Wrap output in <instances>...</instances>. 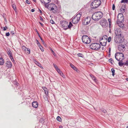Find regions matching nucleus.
Returning a JSON list of instances; mask_svg holds the SVG:
<instances>
[{
  "mask_svg": "<svg viewBox=\"0 0 128 128\" xmlns=\"http://www.w3.org/2000/svg\"><path fill=\"white\" fill-rule=\"evenodd\" d=\"M51 0H40L42 4H44L45 5V6L50 11H52L54 13L56 12L58 8L54 4H50L48 5V4L51 1Z\"/></svg>",
  "mask_w": 128,
  "mask_h": 128,
  "instance_id": "obj_1",
  "label": "nucleus"
},
{
  "mask_svg": "<svg viewBox=\"0 0 128 128\" xmlns=\"http://www.w3.org/2000/svg\"><path fill=\"white\" fill-rule=\"evenodd\" d=\"M103 14L100 12H98L94 14L92 16V19L95 21H98L102 16Z\"/></svg>",
  "mask_w": 128,
  "mask_h": 128,
  "instance_id": "obj_2",
  "label": "nucleus"
},
{
  "mask_svg": "<svg viewBox=\"0 0 128 128\" xmlns=\"http://www.w3.org/2000/svg\"><path fill=\"white\" fill-rule=\"evenodd\" d=\"M82 13L80 12H78L76 15L74 17L72 20L73 23L75 24L78 23L79 21L80 18L81 17Z\"/></svg>",
  "mask_w": 128,
  "mask_h": 128,
  "instance_id": "obj_3",
  "label": "nucleus"
},
{
  "mask_svg": "<svg viewBox=\"0 0 128 128\" xmlns=\"http://www.w3.org/2000/svg\"><path fill=\"white\" fill-rule=\"evenodd\" d=\"M115 57L118 61H122L124 59V55L122 53H116L115 54Z\"/></svg>",
  "mask_w": 128,
  "mask_h": 128,
  "instance_id": "obj_4",
  "label": "nucleus"
},
{
  "mask_svg": "<svg viewBox=\"0 0 128 128\" xmlns=\"http://www.w3.org/2000/svg\"><path fill=\"white\" fill-rule=\"evenodd\" d=\"M90 48L95 50H99L100 48V45L99 44L97 43L92 44L90 46Z\"/></svg>",
  "mask_w": 128,
  "mask_h": 128,
  "instance_id": "obj_5",
  "label": "nucleus"
},
{
  "mask_svg": "<svg viewBox=\"0 0 128 128\" xmlns=\"http://www.w3.org/2000/svg\"><path fill=\"white\" fill-rule=\"evenodd\" d=\"M82 40L83 43L86 44H88L91 41L90 38L86 35H83L82 36Z\"/></svg>",
  "mask_w": 128,
  "mask_h": 128,
  "instance_id": "obj_6",
  "label": "nucleus"
},
{
  "mask_svg": "<svg viewBox=\"0 0 128 128\" xmlns=\"http://www.w3.org/2000/svg\"><path fill=\"white\" fill-rule=\"evenodd\" d=\"M118 19L116 20V23L122 22L124 21L123 15L122 13H119L117 16Z\"/></svg>",
  "mask_w": 128,
  "mask_h": 128,
  "instance_id": "obj_7",
  "label": "nucleus"
},
{
  "mask_svg": "<svg viewBox=\"0 0 128 128\" xmlns=\"http://www.w3.org/2000/svg\"><path fill=\"white\" fill-rule=\"evenodd\" d=\"M60 23L62 27L64 30H67V27L68 26V22L65 20L61 21Z\"/></svg>",
  "mask_w": 128,
  "mask_h": 128,
  "instance_id": "obj_8",
  "label": "nucleus"
},
{
  "mask_svg": "<svg viewBox=\"0 0 128 128\" xmlns=\"http://www.w3.org/2000/svg\"><path fill=\"white\" fill-rule=\"evenodd\" d=\"M22 50L25 52L26 54H30V50L29 48H26L24 46H23L22 47Z\"/></svg>",
  "mask_w": 128,
  "mask_h": 128,
  "instance_id": "obj_9",
  "label": "nucleus"
},
{
  "mask_svg": "<svg viewBox=\"0 0 128 128\" xmlns=\"http://www.w3.org/2000/svg\"><path fill=\"white\" fill-rule=\"evenodd\" d=\"M115 33L116 36H122L121 30L120 28H117L116 29Z\"/></svg>",
  "mask_w": 128,
  "mask_h": 128,
  "instance_id": "obj_10",
  "label": "nucleus"
},
{
  "mask_svg": "<svg viewBox=\"0 0 128 128\" xmlns=\"http://www.w3.org/2000/svg\"><path fill=\"white\" fill-rule=\"evenodd\" d=\"M7 54L11 60L12 62L14 61V60L12 57V53L11 51L10 50L8 51L7 52Z\"/></svg>",
  "mask_w": 128,
  "mask_h": 128,
  "instance_id": "obj_11",
  "label": "nucleus"
},
{
  "mask_svg": "<svg viewBox=\"0 0 128 128\" xmlns=\"http://www.w3.org/2000/svg\"><path fill=\"white\" fill-rule=\"evenodd\" d=\"M91 20V18L90 17H87L84 20L85 24L87 25L90 23Z\"/></svg>",
  "mask_w": 128,
  "mask_h": 128,
  "instance_id": "obj_12",
  "label": "nucleus"
},
{
  "mask_svg": "<svg viewBox=\"0 0 128 128\" xmlns=\"http://www.w3.org/2000/svg\"><path fill=\"white\" fill-rule=\"evenodd\" d=\"M6 66L8 68H10L12 66V63L9 61L6 62Z\"/></svg>",
  "mask_w": 128,
  "mask_h": 128,
  "instance_id": "obj_13",
  "label": "nucleus"
},
{
  "mask_svg": "<svg viewBox=\"0 0 128 128\" xmlns=\"http://www.w3.org/2000/svg\"><path fill=\"white\" fill-rule=\"evenodd\" d=\"M95 3V2H92L91 3V8H96L99 6L96 4Z\"/></svg>",
  "mask_w": 128,
  "mask_h": 128,
  "instance_id": "obj_14",
  "label": "nucleus"
},
{
  "mask_svg": "<svg viewBox=\"0 0 128 128\" xmlns=\"http://www.w3.org/2000/svg\"><path fill=\"white\" fill-rule=\"evenodd\" d=\"M32 106L35 108H37L38 106V103L36 101H34L32 104Z\"/></svg>",
  "mask_w": 128,
  "mask_h": 128,
  "instance_id": "obj_15",
  "label": "nucleus"
},
{
  "mask_svg": "<svg viewBox=\"0 0 128 128\" xmlns=\"http://www.w3.org/2000/svg\"><path fill=\"white\" fill-rule=\"evenodd\" d=\"M42 88L44 90V93L46 96H48V92L47 88L45 87H42Z\"/></svg>",
  "mask_w": 128,
  "mask_h": 128,
  "instance_id": "obj_16",
  "label": "nucleus"
},
{
  "mask_svg": "<svg viewBox=\"0 0 128 128\" xmlns=\"http://www.w3.org/2000/svg\"><path fill=\"white\" fill-rule=\"evenodd\" d=\"M122 22H118V23H117L120 28H122V29H124L125 27L124 26V24Z\"/></svg>",
  "mask_w": 128,
  "mask_h": 128,
  "instance_id": "obj_17",
  "label": "nucleus"
},
{
  "mask_svg": "<svg viewBox=\"0 0 128 128\" xmlns=\"http://www.w3.org/2000/svg\"><path fill=\"white\" fill-rule=\"evenodd\" d=\"M93 2H95L96 4L99 6L101 4V2L100 0H94Z\"/></svg>",
  "mask_w": 128,
  "mask_h": 128,
  "instance_id": "obj_18",
  "label": "nucleus"
},
{
  "mask_svg": "<svg viewBox=\"0 0 128 128\" xmlns=\"http://www.w3.org/2000/svg\"><path fill=\"white\" fill-rule=\"evenodd\" d=\"M114 40L116 43L117 44L120 43L119 42V37L117 36H116L114 38Z\"/></svg>",
  "mask_w": 128,
  "mask_h": 128,
  "instance_id": "obj_19",
  "label": "nucleus"
},
{
  "mask_svg": "<svg viewBox=\"0 0 128 128\" xmlns=\"http://www.w3.org/2000/svg\"><path fill=\"white\" fill-rule=\"evenodd\" d=\"M100 23L102 26L104 28L106 27L108 24L107 23L105 22H103Z\"/></svg>",
  "mask_w": 128,
  "mask_h": 128,
  "instance_id": "obj_20",
  "label": "nucleus"
},
{
  "mask_svg": "<svg viewBox=\"0 0 128 128\" xmlns=\"http://www.w3.org/2000/svg\"><path fill=\"white\" fill-rule=\"evenodd\" d=\"M70 66L74 70L77 71L78 70V69L76 68V67L72 64H70Z\"/></svg>",
  "mask_w": 128,
  "mask_h": 128,
  "instance_id": "obj_21",
  "label": "nucleus"
},
{
  "mask_svg": "<svg viewBox=\"0 0 128 128\" xmlns=\"http://www.w3.org/2000/svg\"><path fill=\"white\" fill-rule=\"evenodd\" d=\"M118 37H119V40H120V41H119L120 43H121L123 42V41L124 40V39H123V38L122 36H119Z\"/></svg>",
  "mask_w": 128,
  "mask_h": 128,
  "instance_id": "obj_22",
  "label": "nucleus"
},
{
  "mask_svg": "<svg viewBox=\"0 0 128 128\" xmlns=\"http://www.w3.org/2000/svg\"><path fill=\"white\" fill-rule=\"evenodd\" d=\"M73 26L71 22H70L69 25L68 24V26L67 27V29H70L71 27Z\"/></svg>",
  "mask_w": 128,
  "mask_h": 128,
  "instance_id": "obj_23",
  "label": "nucleus"
},
{
  "mask_svg": "<svg viewBox=\"0 0 128 128\" xmlns=\"http://www.w3.org/2000/svg\"><path fill=\"white\" fill-rule=\"evenodd\" d=\"M4 63V61L3 59L2 58H0V65H3Z\"/></svg>",
  "mask_w": 128,
  "mask_h": 128,
  "instance_id": "obj_24",
  "label": "nucleus"
},
{
  "mask_svg": "<svg viewBox=\"0 0 128 128\" xmlns=\"http://www.w3.org/2000/svg\"><path fill=\"white\" fill-rule=\"evenodd\" d=\"M12 8L14 9L15 12H17V10L15 4H13L12 5Z\"/></svg>",
  "mask_w": 128,
  "mask_h": 128,
  "instance_id": "obj_25",
  "label": "nucleus"
},
{
  "mask_svg": "<svg viewBox=\"0 0 128 128\" xmlns=\"http://www.w3.org/2000/svg\"><path fill=\"white\" fill-rule=\"evenodd\" d=\"M14 84L16 85V86L17 88H18L19 89L20 87L18 86L19 85V84L16 81H15L14 82Z\"/></svg>",
  "mask_w": 128,
  "mask_h": 128,
  "instance_id": "obj_26",
  "label": "nucleus"
},
{
  "mask_svg": "<svg viewBox=\"0 0 128 128\" xmlns=\"http://www.w3.org/2000/svg\"><path fill=\"white\" fill-rule=\"evenodd\" d=\"M34 63L38 66L41 64H40L37 62L36 60H34Z\"/></svg>",
  "mask_w": 128,
  "mask_h": 128,
  "instance_id": "obj_27",
  "label": "nucleus"
},
{
  "mask_svg": "<svg viewBox=\"0 0 128 128\" xmlns=\"http://www.w3.org/2000/svg\"><path fill=\"white\" fill-rule=\"evenodd\" d=\"M59 74L62 77L64 78H65V76L64 75V74L61 71L60 72Z\"/></svg>",
  "mask_w": 128,
  "mask_h": 128,
  "instance_id": "obj_28",
  "label": "nucleus"
},
{
  "mask_svg": "<svg viewBox=\"0 0 128 128\" xmlns=\"http://www.w3.org/2000/svg\"><path fill=\"white\" fill-rule=\"evenodd\" d=\"M120 61L118 62L119 66H123V65H124V62L123 63L122 62Z\"/></svg>",
  "mask_w": 128,
  "mask_h": 128,
  "instance_id": "obj_29",
  "label": "nucleus"
},
{
  "mask_svg": "<svg viewBox=\"0 0 128 128\" xmlns=\"http://www.w3.org/2000/svg\"><path fill=\"white\" fill-rule=\"evenodd\" d=\"M111 71L112 73V76H114V75L115 70L114 68H112L111 69Z\"/></svg>",
  "mask_w": 128,
  "mask_h": 128,
  "instance_id": "obj_30",
  "label": "nucleus"
},
{
  "mask_svg": "<svg viewBox=\"0 0 128 128\" xmlns=\"http://www.w3.org/2000/svg\"><path fill=\"white\" fill-rule=\"evenodd\" d=\"M56 119L58 121L60 122H61V118L60 116H58L56 118Z\"/></svg>",
  "mask_w": 128,
  "mask_h": 128,
  "instance_id": "obj_31",
  "label": "nucleus"
},
{
  "mask_svg": "<svg viewBox=\"0 0 128 128\" xmlns=\"http://www.w3.org/2000/svg\"><path fill=\"white\" fill-rule=\"evenodd\" d=\"M100 43L102 46H106V42H104L103 43H102V42H100Z\"/></svg>",
  "mask_w": 128,
  "mask_h": 128,
  "instance_id": "obj_32",
  "label": "nucleus"
},
{
  "mask_svg": "<svg viewBox=\"0 0 128 128\" xmlns=\"http://www.w3.org/2000/svg\"><path fill=\"white\" fill-rule=\"evenodd\" d=\"M120 12H122V13H124V12H125V10L124 8H121L120 9Z\"/></svg>",
  "mask_w": 128,
  "mask_h": 128,
  "instance_id": "obj_33",
  "label": "nucleus"
},
{
  "mask_svg": "<svg viewBox=\"0 0 128 128\" xmlns=\"http://www.w3.org/2000/svg\"><path fill=\"white\" fill-rule=\"evenodd\" d=\"M78 56V57H80L83 58L84 56L82 54L79 53L77 54Z\"/></svg>",
  "mask_w": 128,
  "mask_h": 128,
  "instance_id": "obj_34",
  "label": "nucleus"
},
{
  "mask_svg": "<svg viewBox=\"0 0 128 128\" xmlns=\"http://www.w3.org/2000/svg\"><path fill=\"white\" fill-rule=\"evenodd\" d=\"M36 43L38 45V46L39 47H40V46L41 45L40 43L39 42L38 40H36Z\"/></svg>",
  "mask_w": 128,
  "mask_h": 128,
  "instance_id": "obj_35",
  "label": "nucleus"
},
{
  "mask_svg": "<svg viewBox=\"0 0 128 128\" xmlns=\"http://www.w3.org/2000/svg\"><path fill=\"white\" fill-rule=\"evenodd\" d=\"M104 113H106V110L102 108L100 109Z\"/></svg>",
  "mask_w": 128,
  "mask_h": 128,
  "instance_id": "obj_36",
  "label": "nucleus"
},
{
  "mask_svg": "<svg viewBox=\"0 0 128 128\" xmlns=\"http://www.w3.org/2000/svg\"><path fill=\"white\" fill-rule=\"evenodd\" d=\"M124 65L126 66H128V60H127L126 62H124Z\"/></svg>",
  "mask_w": 128,
  "mask_h": 128,
  "instance_id": "obj_37",
  "label": "nucleus"
},
{
  "mask_svg": "<svg viewBox=\"0 0 128 128\" xmlns=\"http://www.w3.org/2000/svg\"><path fill=\"white\" fill-rule=\"evenodd\" d=\"M121 48H122L124 49L125 47V45L121 44L120 46Z\"/></svg>",
  "mask_w": 128,
  "mask_h": 128,
  "instance_id": "obj_38",
  "label": "nucleus"
},
{
  "mask_svg": "<svg viewBox=\"0 0 128 128\" xmlns=\"http://www.w3.org/2000/svg\"><path fill=\"white\" fill-rule=\"evenodd\" d=\"M109 62L111 63L112 64H113V62H114L113 60H112V59L111 58L109 60Z\"/></svg>",
  "mask_w": 128,
  "mask_h": 128,
  "instance_id": "obj_39",
  "label": "nucleus"
},
{
  "mask_svg": "<svg viewBox=\"0 0 128 128\" xmlns=\"http://www.w3.org/2000/svg\"><path fill=\"white\" fill-rule=\"evenodd\" d=\"M128 0H122L121 1V3L126 2L127 3L128 2Z\"/></svg>",
  "mask_w": 128,
  "mask_h": 128,
  "instance_id": "obj_40",
  "label": "nucleus"
},
{
  "mask_svg": "<svg viewBox=\"0 0 128 128\" xmlns=\"http://www.w3.org/2000/svg\"><path fill=\"white\" fill-rule=\"evenodd\" d=\"M111 37L110 36H109L108 39V42H110L111 40Z\"/></svg>",
  "mask_w": 128,
  "mask_h": 128,
  "instance_id": "obj_41",
  "label": "nucleus"
},
{
  "mask_svg": "<svg viewBox=\"0 0 128 128\" xmlns=\"http://www.w3.org/2000/svg\"><path fill=\"white\" fill-rule=\"evenodd\" d=\"M92 79L95 82H96V79L95 76H94L92 78Z\"/></svg>",
  "mask_w": 128,
  "mask_h": 128,
  "instance_id": "obj_42",
  "label": "nucleus"
},
{
  "mask_svg": "<svg viewBox=\"0 0 128 128\" xmlns=\"http://www.w3.org/2000/svg\"><path fill=\"white\" fill-rule=\"evenodd\" d=\"M50 50L52 52L53 54L54 55V56H56V54L54 53V51L51 48L50 49Z\"/></svg>",
  "mask_w": 128,
  "mask_h": 128,
  "instance_id": "obj_43",
  "label": "nucleus"
},
{
  "mask_svg": "<svg viewBox=\"0 0 128 128\" xmlns=\"http://www.w3.org/2000/svg\"><path fill=\"white\" fill-rule=\"evenodd\" d=\"M50 22L52 24H55V22L52 20H50Z\"/></svg>",
  "mask_w": 128,
  "mask_h": 128,
  "instance_id": "obj_44",
  "label": "nucleus"
},
{
  "mask_svg": "<svg viewBox=\"0 0 128 128\" xmlns=\"http://www.w3.org/2000/svg\"><path fill=\"white\" fill-rule=\"evenodd\" d=\"M40 48V50H41L42 52H44V49H43V48H42V47L41 46H40L39 47Z\"/></svg>",
  "mask_w": 128,
  "mask_h": 128,
  "instance_id": "obj_45",
  "label": "nucleus"
},
{
  "mask_svg": "<svg viewBox=\"0 0 128 128\" xmlns=\"http://www.w3.org/2000/svg\"><path fill=\"white\" fill-rule=\"evenodd\" d=\"M10 35V33L9 32L6 33V36H9Z\"/></svg>",
  "mask_w": 128,
  "mask_h": 128,
  "instance_id": "obj_46",
  "label": "nucleus"
},
{
  "mask_svg": "<svg viewBox=\"0 0 128 128\" xmlns=\"http://www.w3.org/2000/svg\"><path fill=\"white\" fill-rule=\"evenodd\" d=\"M115 6L114 5V4H113L112 5V9L113 10H115Z\"/></svg>",
  "mask_w": 128,
  "mask_h": 128,
  "instance_id": "obj_47",
  "label": "nucleus"
},
{
  "mask_svg": "<svg viewBox=\"0 0 128 128\" xmlns=\"http://www.w3.org/2000/svg\"><path fill=\"white\" fill-rule=\"evenodd\" d=\"M40 19L41 21H42V22H44V20L41 16L40 17Z\"/></svg>",
  "mask_w": 128,
  "mask_h": 128,
  "instance_id": "obj_48",
  "label": "nucleus"
},
{
  "mask_svg": "<svg viewBox=\"0 0 128 128\" xmlns=\"http://www.w3.org/2000/svg\"><path fill=\"white\" fill-rule=\"evenodd\" d=\"M7 26H6L4 28L3 30L4 31L6 30H7Z\"/></svg>",
  "mask_w": 128,
  "mask_h": 128,
  "instance_id": "obj_49",
  "label": "nucleus"
},
{
  "mask_svg": "<svg viewBox=\"0 0 128 128\" xmlns=\"http://www.w3.org/2000/svg\"><path fill=\"white\" fill-rule=\"evenodd\" d=\"M26 2L27 4H30L29 1L28 0H26Z\"/></svg>",
  "mask_w": 128,
  "mask_h": 128,
  "instance_id": "obj_50",
  "label": "nucleus"
},
{
  "mask_svg": "<svg viewBox=\"0 0 128 128\" xmlns=\"http://www.w3.org/2000/svg\"><path fill=\"white\" fill-rule=\"evenodd\" d=\"M44 98L45 100H48V98L47 97L45 96V97H44Z\"/></svg>",
  "mask_w": 128,
  "mask_h": 128,
  "instance_id": "obj_51",
  "label": "nucleus"
},
{
  "mask_svg": "<svg viewBox=\"0 0 128 128\" xmlns=\"http://www.w3.org/2000/svg\"><path fill=\"white\" fill-rule=\"evenodd\" d=\"M110 50H111V48H109V52H108V53L109 54V55H110Z\"/></svg>",
  "mask_w": 128,
  "mask_h": 128,
  "instance_id": "obj_52",
  "label": "nucleus"
},
{
  "mask_svg": "<svg viewBox=\"0 0 128 128\" xmlns=\"http://www.w3.org/2000/svg\"><path fill=\"white\" fill-rule=\"evenodd\" d=\"M40 40H41L42 41V43L43 44H44V40H43L42 39V38H40Z\"/></svg>",
  "mask_w": 128,
  "mask_h": 128,
  "instance_id": "obj_53",
  "label": "nucleus"
},
{
  "mask_svg": "<svg viewBox=\"0 0 128 128\" xmlns=\"http://www.w3.org/2000/svg\"><path fill=\"white\" fill-rule=\"evenodd\" d=\"M108 20L109 23H111V20L109 18L108 19Z\"/></svg>",
  "mask_w": 128,
  "mask_h": 128,
  "instance_id": "obj_54",
  "label": "nucleus"
},
{
  "mask_svg": "<svg viewBox=\"0 0 128 128\" xmlns=\"http://www.w3.org/2000/svg\"><path fill=\"white\" fill-rule=\"evenodd\" d=\"M57 72L59 73L60 72H61L60 70L59 69H58V70H56Z\"/></svg>",
  "mask_w": 128,
  "mask_h": 128,
  "instance_id": "obj_55",
  "label": "nucleus"
},
{
  "mask_svg": "<svg viewBox=\"0 0 128 128\" xmlns=\"http://www.w3.org/2000/svg\"><path fill=\"white\" fill-rule=\"evenodd\" d=\"M39 23H40V24L41 25V26H43V25H44V24H42V23H41V22H39Z\"/></svg>",
  "mask_w": 128,
  "mask_h": 128,
  "instance_id": "obj_56",
  "label": "nucleus"
},
{
  "mask_svg": "<svg viewBox=\"0 0 128 128\" xmlns=\"http://www.w3.org/2000/svg\"><path fill=\"white\" fill-rule=\"evenodd\" d=\"M40 68H41L42 69H43V67L42 66L41 64L39 66Z\"/></svg>",
  "mask_w": 128,
  "mask_h": 128,
  "instance_id": "obj_57",
  "label": "nucleus"
},
{
  "mask_svg": "<svg viewBox=\"0 0 128 128\" xmlns=\"http://www.w3.org/2000/svg\"><path fill=\"white\" fill-rule=\"evenodd\" d=\"M11 33L12 34H14V31H11Z\"/></svg>",
  "mask_w": 128,
  "mask_h": 128,
  "instance_id": "obj_58",
  "label": "nucleus"
},
{
  "mask_svg": "<svg viewBox=\"0 0 128 128\" xmlns=\"http://www.w3.org/2000/svg\"><path fill=\"white\" fill-rule=\"evenodd\" d=\"M53 65V66H54V67L55 68L57 66L56 65V64H54Z\"/></svg>",
  "mask_w": 128,
  "mask_h": 128,
  "instance_id": "obj_59",
  "label": "nucleus"
},
{
  "mask_svg": "<svg viewBox=\"0 0 128 128\" xmlns=\"http://www.w3.org/2000/svg\"><path fill=\"white\" fill-rule=\"evenodd\" d=\"M111 23H109V27L110 28H111Z\"/></svg>",
  "mask_w": 128,
  "mask_h": 128,
  "instance_id": "obj_60",
  "label": "nucleus"
},
{
  "mask_svg": "<svg viewBox=\"0 0 128 128\" xmlns=\"http://www.w3.org/2000/svg\"><path fill=\"white\" fill-rule=\"evenodd\" d=\"M31 11L32 12H33L34 11V9H32L31 10Z\"/></svg>",
  "mask_w": 128,
  "mask_h": 128,
  "instance_id": "obj_61",
  "label": "nucleus"
},
{
  "mask_svg": "<svg viewBox=\"0 0 128 128\" xmlns=\"http://www.w3.org/2000/svg\"><path fill=\"white\" fill-rule=\"evenodd\" d=\"M90 76L91 77V78H92L93 77H94V76L92 74H90Z\"/></svg>",
  "mask_w": 128,
  "mask_h": 128,
  "instance_id": "obj_62",
  "label": "nucleus"
},
{
  "mask_svg": "<svg viewBox=\"0 0 128 128\" xmlns=\"http://www.w3.org/2000/svg\"><path fill=\"white\" fill-rule=\"evenodd\" d=\"M56 70H58L59 68H58V66L56 67L55 68Z\"/></svg>",
  "mask_w": 128,
  "mask_h": 128,
  "instance_id": "obj_63",
  "label": "nucleus"
},
{
  "mask_svg": "<svg viewBox=\"0 0 128 128\" xmlns=\"http://www.w3.org/2000/svg\"><path fill=\"white\" fill-rule=\"evenodd\" d=\"M59 128H63V126H59Z\"/></svg>",
  "mask_w": 128,
  "mask_h": 128,
  "instance_id": "obj_64",
  "label": "nucleus"
}]
</instances>
